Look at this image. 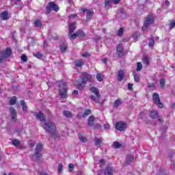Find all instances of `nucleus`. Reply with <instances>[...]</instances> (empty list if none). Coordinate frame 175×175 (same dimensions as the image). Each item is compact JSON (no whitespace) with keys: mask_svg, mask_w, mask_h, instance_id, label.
I'll list each match as a JSON object with an SVG mask.
<instances>
[{"mask_svg":"<svg viewBox=\"0 0 175 175\" xmlns=\"http://www.w3.org/2000/svg\"><path fill=\"white\" fill-rule=\"evenodd\" d=\"M58 86L59 87V94L63 99H65L68 96V88L66 87V83L64 81L57 82Z\"/></svg>","mask_w":175,"mask_h":175,"instance_id":"nucleus-1","label":"nucleus"},{"mask_svg":"<svg viewBox=\"0 0 175 175\" xmlns=\"http://www.w3.org/2000/svg\"><path fill=\"white\" fill-rule=\"evenodd\" d=\"M42 127L48 133H51V135H55L57 127L53 122H46L42 125Z\"/></svg>","mask_w":175,"mask_h":175,"instance_id":"nucleus-2","label":"nucleus"},{"mask_svg":"<svg viewBox=\"0 0 175 175\" xmlns=\"http://www.w3.org/2000/svg\"><path fill=\"white\" fill-rule=\"evenodd\" d=\"M92 76L87 72H83L81 75V83L78 85L79 90H83L88 81H91Z\"/></svg>","mask_w":175,"mask_h":175,"instance_id":"nucleus-3","label":"nucleus"},{"mask_svg":"<svg viewBox=\"0 0 175 175\" xmlns=\"http://www.w3.org/2000/svg\"><path fill=\"white\" fill-rule=\"evenodd\" d=\"M90 91L94 94V95H92L90 96V99H92V100L94 102H96V103H99V99H100V94L99 93L98 88L95 87L90 88Z\"/></svg>","mask_w":175,"mask_h":175,"instance_id":"nucleus-4","label":"nucleus"},{"mask_svg":"<svg viewBox=\"0 0 175 175\" xmlns=\"http://www.w3.org/2000/svg\"><path fill=\"white\" fill-rule=\"evenodd\" d=\"M42 150H43V146L40 144H37L36 147V152L32 157L33 161H35V162H39V161L40 160V157L42 155L40 154V152H42Z\"/></svg>","mask_w":175,"mask_h":175,"instance_id":"nucleus-5","label":"nucleus"},{"mask_svg":"<svg viewBox=\"0 0 175 175\" xmlns=\"http://www.w3.org/2000/svg\"><path fill=\"white\" fill-rule=\"evenodd\" d=\"M153 23H154V18L152 17V14H150L149 15H148V16L145 19V22L142 27L143 31H146V29L148 27H150V25H151V24H153Z\"/></svg>","mask_w":175,"mask_h":175,"instance_id":"nucleus-6","label":"nucleus"},{"mask_svg":"<svg viewBox=\"0 0 175 175\" xmlns=\"http://www.w3.org/2000/svg\"><path fill=\"white\" fill-rule=\"evenodd\" d=\"M153 103L156 106H158L160 109L163 108V104L161 102V98H159V95L158 93H154L152 96Z\"/></svg>","mask_w":175,"mask_h":175,"instance_id":"nucleus-7","label":"nucleus"},{"mask_svg":"<svg viewBox=\"0 0 175 175\" xmlns=\"http://www.w3.org/2000/svg\"><path fill=\"white\" fill-rule=\"evenodd\" d=\"M51 10H54L55 12L59 10V7L53 1L49 3V5L46 7V13H50Z\"/></svg>","mask_w":175,"mask_h":175,"instance_id":"nucleus-8","label":"nucleus"},{"mask_svg":"<svg viewBox=\"0 0 175 175\" xmlns=\"http://www.w3.org/2000/svg\"><path fill=\"white\" fill-rule=\"evenodd\" d=\"M116 128L118 131L122 132L126 129V123H124L122 122H117L116 124Z\"/></svg>","mask_w":175,"mask_h":175,"instance_id":"nucleus-9","label":"nucleus"},{"mask_svg":"<svg viewBox=\"0 0 175 175\" xmlns=\"http://www.w3.org/2000/svg\"><path fill=\"white\" fill-rule=\"evenodd\" d=\"M121 0H105V8L106 9H109L111 3H114L115 5H118Z\"/></svg>","mask_w":175,"mask_h":175,"instance_id":"nucleus-10","label":"nucleus"},{"mask_svg":"<svg viewBox=\"0 0 175 175\" xmlns=\"http://www.w3.org/2000/svg\"><path fill=\"white\" fill-rule=\"evenodd\" d=\"M116 51L118 57H124V48L121 44H119L116 47Z\"/></svg>","mask_w":175,"mask_h":175,"instance_id":"nucleus-11","label":"nucleus"},{"mask_svg":"<svg viewBox=\"0 0 175 175\" xmlns=\"http://www.w3.org/2000/svg\"><path fill=\"white\" fill-rule=\"evenodd\" d=\"M2 55L4 59L9 58L12 55V49L10 48H7L5 51H3Z\"/></svg>","mask_w":175,"mask_h":175,"instance_id":"nucleus-12","label":"nucleus"},{"mask_svg":"<svg viewBox=\"0 0 175 175\" xmlns=\"http://www.w3.org/2000/svg\"><path fill=\"white\" fill-rule=\"evenodd\" d=\"M36 117L37 120H40V121H41V122H44V121H46V118H44V114H43V113H42V111H40V112L36 113Z\"/></svg>","mask_w":175,"mask_h":175,"instance_id":"nucleus-13","label":"nucleus"},{"mask_svg":"<svg viewBox=\"0 0 175 175\" xmlns=\"http://www.w3.org/2000/svg\"><path fill=\"white\" fill-rule=\"evenodd\" d=\"M76 25H77L76 23H69V25H68L69 33H73V32H75V31L77 28Z\"/></svg>","mask_w":175,"mask_h":175,"instance_id":"nucleus-14","label":"nucleus"},{"mask_svg":"<svg viewBox=\"0 0 175 175\" xmlns=\"http://www.w3.org/2000/svg\"><path fill=\"white\" fill-rule=\"evenodd\" d=\"M10 112L12 120H16L17 117V112L16 111V109H14L13 107H11L10 108Z\"/></svg>","mask_w":175,"mask_h":175,"instance_id":"nucleus-15","label":"nucleus"},{"mask_svg":"<svg viewBox=\"0 0 175 175\" xmlns=\"http://www.w3.org/2000/svg\"><path fill=\"white\" fill-rule=\"evenodd\" d=\"M0 18L3 21L9 20V13L7 11L1 12L0 14Z\"/></svg>","mask_w":175,"mask_h":175,"instance_id":"nucleus-16","label":"nucleus"},{"mask_svg":"<svg viewBox=\"0 0 175 175\" xmlns=\"http://www.w3.org/2000/svg\"><path fill=\"white\" fill-rule=\"evenodd\" d=\"M124 77H125V73L124 72V71L122 70H120L118 72V81H122V80H124Z\"/></svg>","mask_w":175,"mask_h":175,"instance_id":"nucleus-17","label":"nucleus"},{"mask_svg":"<svg viewBox=\"0 0 175 175\" xmlns=\"http://www.w3.org/2000/svg\"><path fill=\"white\" fill-rule=\"evenodd\" d=\"M102 142H103V139L95 138L94 139V146H96V147L100 148V146H102Z\"/></svg>","mask_w":175,"mask_h":175,"instance_id":"nucleus-18","label":"nucleus"},{"mask_svg":"<svg viewBox=\"0 0 175 175\" xmlns=\"http://www.w3.org/2000/svg\"><path fill=\"white\" fill-rule=\"evenodd\" d=\"M120 105H122V100L121 98H118L114 101L113 107L117 109Z\"/></svg>","mask_w":175,"mask_h":175,"instance_id":"nucleus-19","label":"nucleus"},{"mask_svg":"<svg viewBox=\"0 0 175 175\" xmlns=\"http://www.w3.org/2000/svg\"><path fill=\"white\" fill-rule=\"evenodd\" d=\"M105 175H113V167H107L105 170Z\"/></svg>","mask_w":175,"mask_h":175,"instance_id":"nucleus-20","label":"nucleus"},{"mask_svg":"<svg viewBox=\"0 0 175 175\" xmlns=\"http://www.w3.org/2000/svg\"><path fill=\"white\" fill-rule=\"evenodd\" d=\"M132 162H133V156L131 154L127 155L126 159V165H129L130 163H132Z\"/></svg>","mask_w":175,"mask_h":175,"instance_id":"nucleus-21","label":"nucleus"},{"mask_svg":"<svg viewBox=\"0 0 175 175\" xmlns=\"http://www.w3.org/2000/svg\"><path fill=\"white\" fill-rule=\"evenodd\" d=\"M12 144L15 147H17L18 148H20V146H21V142H20L18 139H13L12 140Z\"/></svg>","mask_w":175,"mask_h":175,"instance_id":"nucleus-22","label":"nucleus"},{"mask_svg":"<svg viewBox=\"0 0 175 175\" xmlns=\"http://www.w3.org/2000/svg\"><path fill=\"white\" fill-rule=\"evenodd\" d=\"M150 117H151L153 120H154V118H158V111H150Z\"/></svg>","mask_w":175,"mask_h":175,"instance_id":"nucleus-23","label":"nucleus"},{"mask_svg":"<svg viewBox=\"0 0 175 175\" xmlns=\"http://www.w3.org/2000/svg\"><path fill=\"white\" fill-rule=\"evenodd\" d=\"M93 14H94V12L92 11V10L88 11L87 16H86V20H88V21L91 20V18H92Z\"/></svg>","mask_w":175,"mask_h":175,"instance_id":"nucleus-24","label":"nucleus"},{"mask_svg":"<svg viewBox=\"0 0 175 175\" xmlns=\"http://www.w3.org/2000/svg\"><path fill=\"white\" fill-rule=\"evenodd\" d=\"M83 65H84V62H83L81 60H76L75 61V66L77 68H81V66H83Z\"/></svg>","mask_w":175,"mask_h":175,"instance_id":"nucleus-25","label":"nucleus"},{"mask_svg":"<svg viewBox=\"0 0 175 175\" xmlns=\"http://www.w3.org/2000/svg\"><path fill=\"white\" fill-rule=\"evenodd\" d=\"M76 33L78 38H84L85 36V33L82 30L79 29Z\"/></svg>","mask_w":175,"mask_h":175,"instance_id":"nucleus-26","label":"nucleus"},{"mask_svg":"<svg viewBox=\"0 0 175 175\" xmlns=\"http://www.w3.org/2000/svg\"><path fill=\"white\" fill-rule=\"evenodd\" d=\"M94 121H95V118H94V116H90L88 118V126H92V125H94Z\"/></svg>","mask_w":175,"mask_h":175,"instance_id":"nucleus-27","label":"nucleus"},{"mask_svg":"<svg viewBox=\"0 0 175 175\" xmlns=\"http://www.w3.org/2000/svg\"><path fill=\"white\" fill-rule=\"evenodd\" d=\"M63 113L65 117H68V118H72V117H73V115H72V113H70L69 111H64Z\"/></svg>","mask_w":175,"mask_h":175,"instance_id":"nucleus-28","label":"nucleus"},{"mask_svg":"<svg viewBox=\"0 0 175 175\" xmlns=\"http://www.w3.org/2000/svg\"><path fill=\"white\" fill-rule=\"evenodd\" d=\"M34 25L37 28H40V27H42V22H40V21L39 19H37L34 22Z\"/></svg>","mask_w":175,"mask_h":175,"instance_id":"nucleus-29","label":"nucleus"},{"mask_svg":"<svg viewBox=\"0 0 175 175\" xmlns=\"http://www.w3.org/2000/svg\"><path fill=\"white\" fill-rule=\"evenodd\" d=\"M91 114V109H86L84 111V113L82 115L83 118H85V117H88V116H90Z\"/></svg>","mask_w":175,"mask_h":175,"instance_id":"nucleus-30","label":"nucleus"},{"mask_svg":"<svg viewBox=\"0 0 175 175\" xmlns=\"http://www.w3.org/2000/svg\"><path fill=\"white\" fill-rule=\"evenodd\" d=\"M69 35H70V36H69L70 40H75V39H76L77 38V33H69Z\"/></svg>","mask_w":175,"mask_h":175,"instance_id":"nucleus-31","label":"nucleus"},{"mask_svg":"<svg viewBox=\"0 0 175 175\" xmlns=\"http://www.w3.org/2000/svg\"><path fill=\"white\" fill-rule=\"evenodd\" d=\"M168 25H169L170 29H173V28H175V20L170 21V23Z\"/></svg>","mask_w":175,"mask_h":175,"instance_id":"nucleus-32","label":"nucleus"},{"mask_svg":"<svg viewBox=\"0 0 175 175\" xmlns=\"http://www.w3.org/2000/svg\"><path fill=\"white\" fill-rule=\"evenodd\" d=\"M133 76L135 81H136V83H139V81H140V75L139 74L135 73Z\"/></svg>","mask_w":175,"mask_h":175,"instance_id":"nucleus-33","label":"nucleus"},{"mask_svg":"<svg viewBox=\"0 0 175 175\" xmlns=\"http://www.w3.org/2000/svg\"><path fill=\"white\" fill-rule=\"evenodd\" d=\"M96 78L97 79L98 81H103V76H102V74L100 73H98Z\"/></svg>","mask_w":175,"mask_h":175,"instance_id":"nucleus-34","label":"nucleus"},{"mask_svg":"<svg viewBox=\"0 0 175 175\" xmlns=\"http://www.w3.org/2000/svg\"><path fill=\"white\" fill-rule=\"evenodd\" d=\"M16 100H17V98H16V96L12 97L10 100V105H16Z\"/></svg>","mask_w":175,"mask_h":175,"instance_id":"nucleus-35","label":"nucleus"},{"mask_svg":"<svg viewBox=\"0 0 175 175\" xmlns=\"http://www.w3.org/2000/svg\"><path fill=\"white\" fill-rule=\"evenodd\" d=\"M141 69H143V65L142 64L141 62H138L137 64V71L140 72Z\"/></svg>","mask_w":175,"mask_h":175,"instance_id":"nucleus-36","label":"nucleus"},{"mask_svg":"<svg viewBox=\"0 0 175 175\" xmlns=\"http://www.w3.org/2000/svg\"><path fill=\"white\" fill-rule=\"evenodd\" d=\"M68 47L66 46V45H60V51H62V53H65Z\"/></svg>","mask_w":175,"mask_h":175,"instance_id":"nucleus-37","label":"nucleus"},{"mask_svg":"<svg viewBox=\"0 0 175 175\" xmlns=\"http://www.w3.org/2000/svg\"><path fill=\"white\" fill-rule=\"evenodd\" d=\"M142 61H143L144 64H145L146 65H148V64H150V60L146 56L144 57V58L142 59Z\"/></svg>","mask_w":175,"mask_h":175,"instance_id":"nucleus-38","label":"nucleus"},{"mask_svg":"<svg viewBox=\"0 0 175 175\" xmlns=\"http://www.w3.org/2000/svg\"><path fill=\"white\" fill-rule=\"evenodd\" d=\"M33 57H36V58H38L39 59H40V58L43 57V55L40 53V52H38L37 53H33Z\"/></svg>","mask_w":175,"mask_h":175,"instance_id":"nucleus-39","label":"nucleus"},{"mask_svg":"<svg viewBox=\"0 0 175 175\" xmlns=\"http://www.w3.org/2000/svg\"><path fill=\"white\" fill-rule=\"evenodd\" d=\"M155 44V41L152 38L149 39V47H152Z\"/></svg>","mask_w":175,"mask_h":175,"instance_id":"nucleus-40","label":"nucleus"},{"mask_svg":"<svg viewBox=\"0 0 175 175\" xmlns=\"http://www.w3.org/2000/svg\"><path fill=\"white\" fill-rule=\"evenodd\" d=\"M124 33V28L120 27V29L118 31V36H122V35Z\"/></svg>","mask_w":175,"mask_h":175,"instance_id":"nucleus-41","label":"nucleus"},{"mask_svg":"<svg viewBox=\"0 0 175 175\" xmlns=\"http://www.w3.org/2000/svg\"><path fill=\"white\" fill-rule=\"evenodd\" d=\"M113 146L115 148H120L121 147V144H120L118 142L116 141L113 142Z\"/></svg>","mask_w":175,"mask_h":175,"instance_id":"nucleus-42","label":"nucleus"},{"mask_svg":"<svg viewBox=\"0 0 175 175\" xmlns=\"http://www.w3.org/2000/svg\"><path fill=\"white\" fill-rule=\"evenodd\" d=\"M64 169V165L62 163H59L58 165V172L59 173H62V170Z\"/></svg>","mask_w":175,"mask_h":175,"instance_id":"nucleus-43","label":"nucleus"},{"mask_svg":"<svg viewBox=\"0 0 175 175\" xmlns=\"http://www.w3.org/2000/svg\"><path fill=\"white\" fill-rule=\"evenodd\" d=\"M68 168L70 172H73V169H75V165L73 163H70L68 165Z\"/></svg>","mask_w":175,"mask_h":175,"instance_id":"nucleus-44","label":"nucleus"},{"mask_svg":"<svg viewBox=\"0 0 175 175\" xmlns=\"http://www.w3.org/2000/svg\"><path fill=\"white\" fill-rule=\"evenodd\" d=\"M79 140H81V142H83V143H86L87 138L84 136H79Z\"/></svg>","mask_w":175,"mask_h":175,"instance_id":"nucleus-45","label":"nucleus"},{"mask_svg":"<svg viewBox=\"0 0 175 175\" xmlns=\"http://www.w3.org/2000/svg\"><path fill=\"white\" fill-rule=\"evenodd\" d=\"M21 60L23 62H27V55H21Z\"/></svg>","mask_w":175,"mask_h":175,"instance_id":"nucleus-46","label":"nucleus"},{"mask_svg":"<svg viewBox=\"0 0 175 175\" xmlns=\"http://www.w3.org/2000/svg\"><path fill=\"white\" fill-rule=\"evenodd\" d=\"M160 85H161V88H163L165 87V79H161L160 80Z\"/></svg>","mask_w":175,"mask_h":175,"instance_id":"nucleus-47","label":"nucleus"},{"mask_svg":"<svg viewBox=\"0 0 175 175\" xmlns=\"http://www.w3.org/2000/svg\"><path fill=\"white\" fill-rule=\"evenodd\" d=\"M5 61H6V59L3 57V55H0V64H2V62H5Z\"/></svg>","mask_w":175,"mask_h":175,"instance_id":"nucleus-48","label":"nucleus"},{"mask_svg":"<svg viewBox=\"0 0 175 175\" xmlns=\"http://www.w3.org/2000/svg\"><path fill=\"white\" fill-rule=\"evenodd\" d=\"M133 38L135 40H137V38H139V35L137 34V33H134L133 35Z\"/></svg>","mask_w":175,"mask_h":175,"instance_id":"nucleus-49","label":"nucleus"},{"mask_svg":"<svg viewBox=\"0 0 175 175\" xmlns=\"http://www.w3.org/2000/svg\"><path fill=\"white\" fill-rule=\"evenodd\" d=\"M104 129H105L106 131L110 129V124H104Z\"/></svg>","mask_w":175,"mask_h":175,"instance_id":"nucleus-50","label":"nucleus"},{"mask_svg":"<svg viewBox=\"0 0 175 175\" xmlns=\"http://www.w3.org/2000/svg\"><path fill=\"white\" fill-rule=\"evenodd\" d=\"M133 87V84H132V83H129V84H128V89H129L130 91H132Z\"/></svg>","mask_w":175,"mask_h":175,"instance_id":"nucleus-51","label":"nucleus"},{"mask_svg":"<svg viewBox=\"0 0 175 175\" xmlns=\"http://www.w3.org/2000/svg\"><path fill=\"white\" fill-rule=\"evenodd\" d=\"M100 128H102V125L97 124L94 126V129H100Z\"/></svg>","mask_w":175,"mask_h":175,"instance_id":"nucleus-52","label":"nucleus"},{"mask_svg":"<svg viewBox=\"0 0 175 175\" xmlns=\"http://www.w3.org/2000/svg\"><path fill=\"white\" fill-rule=\"evenodd\" d=\"M70 18H76L77 17V14H72L69 16Z\"/></svg>","mask_w":175,"mask_h":175,"instance_id":"nucleus-53","label":"nucleus"},{"mask_svg":"<svg viewBox=\"0 0 175 175\" xmlns=\"http://www.w3.org/2000/svg\"><path fill=\"white\" fill-rule=\"evenodd\" d=\"M72 95H74V96H77V95H79V91L77 90H74L72 92Z\"/></svg>","mask_w":175,"mask_h":175,"instance_id":"nucleus-54","label":"nucleus"},{"mask_svg":"<svg viewBox=\"0 0 175 175\" xmlns=\"http://www.w3.org/2000/svg\"><path fill=\"white\" fill-rule=\"evenodd\" d=\"M81 10H82L83 13H85V12L88 13V12H90L91 10H88L86 8H82Z\"/></svg>","mask_w":175,"mask_h":175,"instance_id":"nucleus-55","label":"nucleus"},{"mask_svg":"<svg viewBox=\"0 0 175 175\" xmlns=\"http://www.w3.org/2000/svg\"><path fill=\"white\" fill-rule=\"evenodd\" d=\"M99 163H100L101 165H105V159H100L99 161Z\"/></svg>","mask_w":175,"mask_h":175,"instance_id":"nucleus-56","label":"nucleus"},{"mask_svg":"<svg viewBox=\"0 0 175 175\" xmlns=\"http://www.w3.org/2000/svg\"><path fill=\"white\" fill-rule=\"evenodd\" d=\"M82 57H84L85 58H86L87 57H90V54L89 53H83L82 54Z\"/></svg>","mask_w":175,"mask_h":175,"instance_id":"nucleus-57","label":"nucleus"},{"mask_svg":"<svg viewBox=\"0 0 175 175\" xmlns=\"http://www.w3.org/2000/svg\"><path fill=\"white\" fill-rule=\"evenodd\" d=\"M27 109H28L27 105H23V111H27Z\"/></svg>","mask_w":175,"mask_h":175,"instance_id":"nucleus-58","label":"nucleus"},{"mask_svg":"<svg viewBox=\"0 0 175 175\" xmlns=\"http://www.w3.org/2000/svg\"><path fill=\"white\" fill-rule=\"evenodd\" d=\"M171 166H172V170H175V163H172Z\"/></svg>","mask_w":175,"mask_h":175,"instance_id":"nucleus-59","label":"nucleus"},{"mask_svg":"<svg viewBox=\"0 0 175 175\" xmlns=\"http://www.w3.org/2000/svg\"><path fill=\"white\" fill-rule=\"evenodd\" d=\"M21 105L22 106H25V101L24 100H22L21 102Z\"/></svg>","mask_w":175,"mask_h":175,"instance_id":"nucleus-60","label":"nucleus"},{"mask_svg":"<svg viewBox=\"0 0 175 175\" xmlns=\"http://www.w3.org/2000/svg\"><path fill=\"white\" fill-rule=\"evenodd\" d=\"M165 3L167 6H169L170 5V2L168 0H166Z\"/></svg>","mask_w":175,"mask_h":175,"instance_id":"nucleus-61","label":"nucleus"},{"mask_svg":"<svg viewBox=\"0 0 175 175\" xmlns=\"http://www.w3.org/2000/svg\"><path fill=\"white\" fill-rule=\"evenodd\" d=\"M68 3H70V5H72L73 3V0H67Z\"/></svg>","mask_w":175,"mask_h":175,"instance_id":"nucleus-62","label":"nucleus"},{"mask_svg":"<svg viewBox=\"0 0 175 175\" xmlns=\"http://www.w3.org/2000/svg\"><path fill=\"white\" fill-rule=\"evenodd\" d=\"M103 62L104 64H106V62H107V58H104V59H103Z\"/></svg>","mask_w":175,"mask_h":175,"instance_id":"nucleus-63","label":"nucleus"},{"mask_svg":"<svg viewBox=\"0 0 175 175\" xmlns=\"http://www.w3.org/2000/svg\"><path fill=\"white\" fill-rule=\"evenodd\" d=\"M40 175H49V174L47 173H46V172H41L40 174Z\"/></svg>","mask_w":175,"mask_h":175,"instance_id":"nucleus-64","label":"nucleus"}]
</instances>
